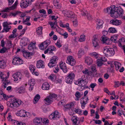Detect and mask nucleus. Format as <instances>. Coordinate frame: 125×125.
<instances>
[{
  "instance_id": "obj_1",
  "label": "nucleus",
  "mask_w": 125,
  "mask_h": 125,
  "mask_svg": "<svg viewBox=\"0 0 125 125\" xmlns=\"http://www.w3.org/2000/svg\"><path fill=\"white\" fill-rule=\"evenodd\" d=\"M104 11L105 13L113 14L116 18L121 17L124 14L123 10L120 6L116 7L115 6H113L104 9Z\"/></svg>"
},
{
  "instance_id": "obj_2",
  "label": "nucleus",
  "mask_w": 125,
  "mask_h": 125,
  "mask_svg": "<svg viewBox=\"0 0 125 125\" xmlns=\"http://www.w3.org/2000/svg\"><path fill=\"white\" fill-rule=\"evenodd\" d=\"M61 97V96H59L57 97L56 94H51L49 96L47 97L44 99V102L47 104H49L53 101V98L58 101L59 100L58 99H60Z\"/></svg>"
},
{
  "instance_id": "obj_3",
  "label": "nucleus",
  "mask_w": 125,
  "mask_h": 125,
  "mask_svg": "<svg viewBox=\"0 0 125 125\" xmlns=\"http://www.w3.org/2000/svg\"><path fill=\"white\" fill-rule=\"evenodd\" d=\"M78 84L79 86L84 87L87 83L85 75H83L78 80Z\"/></svg>"
},
{
  "instance_id": "obj_4",
  "label": "nucleus",
  "mask_w": 125,
  "mask_h": 125,
  "mask_svg": "<svg viewBox=\"0 0 125 125\" xmlns=\"http://www.w3.org/2000/svg\"><path fill=\"white\" fill-rule=\"evenodd\" d=\"M58 57L56 56H54L51 59L50 62L48 64V66L50 68L54 66L57 63Z\"/></svg>"
},
{
  "instance_id": "obj_5",
  "label": "nucleus",
  "mask_w": 125,
  "mask_h": 125,
  "mask_svg": "<svg viewBox=\"0 0 125 125\" xmlns=\"http://www.w3.org/2000/svg\"><path fill=\"white\" fill-rule=\"evenodd\" d=\"M12 76L14 78V81H20L22 78V75L20 72H17L12 75Z\"/></svg>"
},
{
  "instance_id": "obj_6",
  "label": "nucleus",
  "mask_w": 125,
  "mask_h": 125,
  "mask_svg": "<svg viewBox=\"0 0 125 125\" xmlns=\"http://www.w3.org/2000/svg\"><path fill=\"white\" fill-rule=\"evenodd\" d=\"M51 41L49 40H47L42 42L40 46L41 49L44 50L50 44Z\"/></svg>"
},
{
  "instance_id": "obj_7",
  "label": "nucleus",
  "mask_w": 125,
  "mask_h": 125,
  "mask_svg": "<svg viewBox=\"0 0 125 125\" xmlns=\"http://www.w3.org/2000/svg\"><path fill=\"white\" fill-rule=\"evenodd\" d=\"M51 41L49 40H47L42 42L40 46L41 49L44 50L50 44Z\"/></svg>"
},
{
  "instance_id": "obj_8",
  "label": "nucleus",
  "mask_w": 125,
  "mask_h": 125,
  "mask_svg": "<svg viewBox=\"0 0 125 125\" xmlns=\"http://www.w3.org/2000/svg\"><path fill=\"white\" fill-rule=\"evenodd\" d=\"M22 60L19 57L15 56L13 58L12 63L14 65H18L22 64Z\"/></svg>"
},
{
  "instance_id": "obj_9",
  "label": "nucleus",
  "mask_w": 125,
  "mask_h": 125,
  "mask_svg": "<svg viewBox=\"0 0 125 125\" xmlns=\"http://www.w3.org/2000/svg\"><path fill=\"white\" fill-rule=\"evenodd\" d=\"M6 61L5 57H0V68L3 69L5 67Z\"/></svg>"
},
{
  "instance_id": "obj_10",
  "label": "nucleus",
  "mask_w": 125,
  "mask_h": 125,
  "mask_svg": "<svg viewBox=\"0 0 125 125\" xmlns=\"http://www.w3.org/2000/svg\"><path fill=\"white\" fill-rule=\"evenodd\" d=\"M92 42L93 46L96 49H98L99 48L100 41L95 36H94Z\"/></svg>"
},
{
  "instance_id": "obj_11",
  "label": "nucleus",
  "mask_w": 125,
  "mask_h": 125,
  "mask_svg": "<svg viewBox=\"0 0 125 125\" xmlns=\"http://www.w3.org/2000/svg\"><path fill=\"white\" fill-rule=\"evenodd\" d=\"M100 40L104 43H105L107 45H110L111 43V41L110 39L104 35L101 37Z\"/></svg>"
},
{
  "instance_id": "obj_12",
  "label": "nucleus",
  "mask_w": 125,
  "mask_h": 125,
  "mask_svg": "<svg viewBox=\"0 0 125 125\" xmlns=\"http://www.w3.org/2000/svg\"><path fill=\"white\" fill-rule=\"evenodd\" d=\"M67 63L72 66L75 65L76 61L73 57L72 56H69L67 58V60L66 61Z\"/></svg>"
},
{
  "instance_id": "obj_13",
  "label": "nucleus",
  "mask_w": 125,
  "mask_h": 125,
  "mask_svg": "<svg viewBox=\"0 0 125 125\" xmlns=\"http://www.w3.org/2000/svg\"><path fill=\"white\" fill-rule=\"evenodd\" d=\"M22 101L20 100L14 98L12 101L11 104L13 106L17 107L21 104Z\"/></svg>"
},
{
  "instance_id": "obj_14",
  "label": "nucleus",
  "mask_w": 125,
  "mask_h": 125,
  "mask_svg": "<svg viewBox=\"0 0 125 125\" xmlns=\"http://www.w3.org/2000/svg\"><path fill=\"white\" fill-rule=\"evenodd\" d=\"M59 117L58 112L55 111L52 113L49 116V118L51 119H57Z\"/></svg>"
},
{
  "instance_id": "obj_15",
  "label": "nucleus",
  "mask_w": 125,
  "mask_h": 125,
  "mask_svg": "<svg viewBox=\"0 0 125 125\" xmlns=\"http://www.w3.org/2000/svg\"><path fill=\"white\" fill-rule=\"evenodd\" d=\"M56 48L53 45L50 46L44 52V53L46 54L48 52L49 54H53V51H54L55 50Z\"/></svg>"
},
{
  "instance_id": "obj_16",
  "label": "nucleus",
  "mask_w": 125,
  "mask_h": 125,
  "mask_svg": "<svg viewBox=\"0 0 125 125\" xmlns=\"http://www.w3.org/2000/svg\"><path fill=\"white\" fill-rule=\"evenodd\" d=\"M110 23L113 25L117 26L120 25L121 24L122 21L120 20L114 19L110 21Z\"/></svg>"
},
{
  "instance_id": "obj_17",
  "label": "nucleus",
  "mask_w": 125,
  "mask_h": 125,
  "mask_svg": "<svg viewBox=\"0 0 125 125\" xmlns=\"http://www.w3.org/2000/svg\"><path fill=\"white\" fill-rule=\"evenodd\" d=\"M97 29H99L100 28H102L103 26V24L104 23L103 21L100 19H97Z\"/></svg>"
},
{
  "instance_id": "obj_18",
  "label": "nucleus",
  "mask_w": 125,
  "mask_h": 125,
  "mask_svg": "<svg viewBox=\"0 0 125 125\" xmlns=\"http://www.w3.org/2000/svg\"><path fill=\"white\" fill-rule=\"evenodd\" d=\"M62 13L65 16L68 17H70L73 15V12L69 10H63Z\"/></svg>"
},
{
  "instance_id": "obj_19",
  "label": "nucleus",
  "mask_w": 125,
  "mask_h": 125,
  "mask_svg": "<svg viewBox=\"0 0 125 125\" xmlns=\"http://www.w3.org/2000/svg\"><path fill=\"white\" fill-rule=\"evenodd\" d=\"M84 99V98H82L81 99V102L80 103L81 104V107L83 109L84 108L85 104L87 103V101L89 100V99L87 97V99H84V100H83L82 102V100H83Z\"/></svg>"
},
{
  "instance_id": "obj_20",
  "label": "nucleus",
  "mask_w": 125,
  "mask_h": 125,
  "mask_svg": "<svg viewBox=\"0 0 125 125\" xmlns=\"http://www.w3.org/2000/svg\"><path fill=\"white\" fill-rule=\"evenodd\" d=\"M3 26L4 28V30H5L6 31L7 30L10 29L11 26H9L8 25V22L7 21H5L3 23Z\"/></svg>"
},
{
  "instance_id": "obj_21",
  "label": "nucleus",
  "mask_w": 125,
  "mask_h": 125,
  "mask_svg": "<svg viewBox=\"0 0 125 125\" xmlns=\"http://www.w3.org/2000/svg\"><path fill=\"white\" fill-rule=\"evenodd\" d=\"M43 62L41 60H39L37 62L36 67L38 68H43L44 65L43 64Z\"/></svg>"
},
{
  "instance_id": "obj_22",
  "label": "nucleus",
  "mask_w": 125,
  "mask_h": 125,
  "mask_svg": "<svg viewBox=\"0 0 125 125\" xmlns=\"http://www.w3.org/2000/svg\"><path fill=\"white\" fill-rule=\"evenodd\" d=\"M26 112L24 110H21L18 112L17 113V115L21 117H25V114Z\"/></svg>"
},
{
  "instance_id": "obj_23",
  "label": "nucleus",
  "mask_w": 125,
  "mask_h": 125,
  "mask_svg": "<svg viewBox=\"0 0 125 125\" xmlns=\"http://www.w3.org/2000/svg\"><path fill=\"white\" fill-rule=\"evenodd\" d=\"M74 104L73 103L67 104L65 106L64 110L65 111H66L68 110H69L70 109L72 108Z\"/></svg>"
},
{
  "instance_id": "obj_24",
  "label": "nucleus",
  "mask_w": 125,
  "mask_h": 125,
  "mask_svg": "<svg viewBox=\"0 0 125 125\" xmlns=\"http://www.w3.org/2000/svg\"><path fill=\"white\" fill-rule=\"evenodd\" d=\"M50 87V85L47 82L44 83L42 84V89L44 90H49Z\"/></svg>"
},
{
  "instance_id": "obj_25",
  "label": "nucleus",
  "mask_w": 125,
  "mask_h": 125,
  "mask_svg": "<svg viewBox=\"0 0 125 125\" xmlns=\"http://www.w3.org/2000/svg\"><path fill=\"white\" fill-rule=\"evenodd\" d=\"M60 65L61 69L62 70L63 72L66 73L67 71V69L65 65V63L62 62L60 63Z\"/></svg>"
},
{
  "instance_id": "obj_26",
  "label": "nucleus",
  "mask_w": 125,
  "mask_h": 125,
  "mask_svg": "<svg viewBox=\"0 0 125 125\" xmlns=\"http://www.w3.org/2000/svg\"><path fill=\"white\" fill-rule=\"evenodd\" d=\"M42 119L41 118H35L33 120V122L36 125H38L40 124L42 121Z\"/></svg>"
},
{
  "instance_id": "obj_27",
  "label": "nucleus",
  "mask_w": 125,
  "mask_h": 125,
  "mask_svg": "<svg viewBox=\"0 0 125 125\" xmlns=\"http://www.w3.org/2000/svg\"><path fill=\"white\" fill-rule=\"evenodd\" d=\"M32 54L31 53L26 51L23 52V56L25 58L28 59L31 58V56L32 55Z\"/></svg>"
},
{
  "instance_id": "obj_28",
  "label": "nucleus",
  "mask_w": 125,
  "mask_h": 125,
  "mask_svg": "<svg viewBox=\"0 0 125 125\" xmlns=\"http://www.w3.org/2000/svg\"><path fill=\"white\" fill-rule=\"evenodd\" d=\"M92 59L90 58L87 57L85 58V62L88 65H90L93 62Z\"/></svg>"
},
{
  "instance_id": "obj_29",
  "label": "nucleus",
  "mask_w": 125,
  "mask_h": 125,
  "mask_svg": "<svg viewBox=\"0 0 125 125\" xmlns=\"http://www.w3.org/2000/svg\"><path fill=\"white\" fill-rule=\"evenodd\" d=\"M29 5L27 1H21L20 3V5L21 7L25 8L27 7Z\"/></svg>"
},
{
  "instance_id": "obj_30",
  "label": "nucleus",
  "mask_w": 125,
  "mask_h": 125,
  "mask_svg": "<svg viewBox=\"0 0 125 125\" xmlns=\"http://www.w3.org/2000/svg\"><path fill=\"white\" fill-rule=\"evenodd\" d=\"M114 64L115 67V69L116 71L118 70L121 66V64L119 62H114Z\"/></svg>"
},
{
  "instance_id": "obj_31",
  "label": "nucleus",
  "mask_w": 125,
  "mask_h": 125,
  "mask_svg": "<svg viewBox=\"0 0 125 125\" xmlns=\"http://www.w3.org/2000/svg\"><path fill=\"white\" fill-rule=\"evenodd\" d=\"M117 36H113L111 37L110 40L112 42H114L116 43L117 41Z\"/></svg>"
},
{
  "instance_id": "obj_32",
  "label": "nucleus",
  "mask_w": 125,
  "mask_h": 125,
  "mask_svg": "<svg viewBox=\"0 0 125 125\" xmlns=\"http://www.w3.org/2000/svg\"><path fill=\"white\" fill-rule=\"evenodd\" d=\"M73 80V79L69 78L67 76L66 77L65 79V81L67 83L71 84L72 83Z\"/></svg>"
},
{
  "instance_id": "obj_33",
  "label": "nucleus",
  "mask_w": 125,
  "mask_h": 125,
  "mask_svg": "<svg viewBox=\"0 0 125 125\" xmlns=\"http://www.w3.org/2000/svg\"><path fill=\"white\" fill-rule=\"evenodd\" d=\"M42 27H38L36 30L37 33L38 35L41 34L42 33Z\"/></svg>"
},
{
  "instance_id": "obj_34",
  "label": "nucleus",
  "mask_w": 125,
  "mask_h": 125,
  "mask_svg": "<svg viewBox=\"0 0 125 125\" xmlns=\"http://www.w3.org/2000/svg\"><path fill=\"white\" fill-rule=\"evenodd\" d=\"M35 46V45L32 42H31L28 47V49L29 50H31L33 49Z\"/></svg>"
},
{
  "instance_id": "obj_35",
  "label": "nucleus",
  "mask_w": 125,
  "mask_h": 125,
  "mask_svg": "<svg viewBox=\"0 0 125 125\" xmlns=\"http://www.w3.org/2000/svg\"><path fill=\"white\" fill-rule=\"evenodd\" d=\"M25 89L23 87H21L18 88L17 90V93H22L24 92H25Z\"/></svg>"
},
{
  "instance_id": "obj_36",
  "label": "nucleus",
  "mask_w": 125,
  "mask_h": 125,
  "mask_svg": "<svg viewBox=\"0 0 125 125\" xmlns=\"http://www.w3.org/2000/svg\"><path fill=\"white\" fill-rule=\"evenodd\" d=\"M40 98V96L39 94H37L36 95L35 97L34 98V101H33L34 103V104H36V103Z\"/></svg>"
},
{
  "instance_id": "obj_37",
  "label": "nucleus",
  "mask_w": 125,
  "mask_h": 125,
  "mask_svg": "<svg viewBox=\"0 0 125 125\" xmlns=\"http://www.w3.org/2000/svg\"><path fill=\"white\" fill-rule=\"evenodd\" d=\"M108 53V55L110 56L113 55L115 53V52L114 49L112 48H109V50Z\"/></svg>"
},
{
  "instance_id": "obj_38",
  "label": "nucleus",
  "mask_w": 125,
  "mask_h": 125,
  "mask_svg": "<svg viewBox=\"0 0 125 125\" xmlns=\"http://www.w3.org/2000/svg\"><path fill=\"white\" fill-rule=\"evenodd\" d=\"M75 95L76 97L75 100L77 101L79 100L81 97L79 92L78 91L77 92L75 93Z\"/></svg>"
},
{
  "instance_id": "obj_39",
  "label": "nucleus",
  "mask_w": 125,
  "mask_h": 125,
  "mask_svg": "<svg viewBox=\"0 0 125 125\" xmlns=\"http://www.w3.org/2000/svg\"><path fill=\"white\" fill-rule=\"evenodd\" d=\"M78 118L76 116H73L71 119V120L73 123H77V121L78 120Z\"/></svg>"
},
{
  "instance_id": "obj_40",
  "label": "nucleus",
  "mask_w": 125,
  "mask_h": 125,
  "mask_svg": "<svg viewBox=\"0 0 125 125\" xmlns=\"http://www.w3.org/2000/svg\"><path fill=\"white\" fill-rule=\"evenodd\" d=\"M85 36L84 35H82L80 36V38L79 39L78 41L80 42H82L85 41Z\"/></svg>"
},
{
  "instance_id": "obj_41",
  "label": "nucleus",
  "mask_w": 125,
  "mask_h": 125,
  "mask_svg": "<svg viewBox=\"0 0 125 125\" xmlns=\"http://www.w3.org/2000/svg\"><path fill=\"white\" fill-rule=\"evenodd\" d=\"M109 48H107L106 47L104 48L103 52L106 55H108Z\"/></svg>"
},
{
  "instance_id": "obj_42",
  "label": "nucleus",
  "mask_w": 125,
  "mask_h": 125,
  "mask_svg": "<svg viewBox=\"0 0 125 125\" xmlns=\"http://www.w3.org/2000/svg\"><path fill=\"white\" fill-rule=\"evenodd\" d=\"M67 76L73 80L74 79L75 75L74 73L72 72L69 73Z\"/></svg>"
},
{
  "instance_id": "obj_43",
  "label": "nucleus",
  "mask_w": 125,
  "mask_h": 125,
  "mask_svg": "<svg viewBox=\"0 0 125 125\" xmlns=\"http://www.w3.org/2000/svg\"><path fill=\"white\" fill-rule=\"evenodd\" d=\"M109 32L110 33H115L116 32L115 29L113 28H110L108 30Z\"/></svg>"
},
{
  "instance_id": "obj_44",
  "label": "nucleus",
  "mask_w": 125,
  "mask_h": 125,
  "mask_svg": "<svg viewBox=\"0 0 125 125\" xmlns=\"http://www.w3.org/2000/svg\"><path fill=\"white\" fill-rule=\"evenodd\" d=\"M102 62L101 60H100L99 59H97L96 61V63L97 65L99 67L102 66L103 64V63Z\"/></svg>"
},
{
  "instance_id": "obj_45",
  "label": "nucleus",
  "mask_w": 125,
  "mask_h": 125,
  "mask_svg": "<svg viewBox=\"0 0 125 125\" xmlns=\"http://www.w3.org/2000/svg\"><path fill=\"white\" fill-rule=\"evenodd\" d=\"M30 70L32 72V74H34V71L35 70V67L33 65H30L29 67Z\"/></svg>"
},
{
  "instance_id": "obj_46",
  "label": "nucleus",
  "mask_w": 125,
  "mask_h": 125,
  "mask_svg": "<svg viewBox=\"0 0 125 125\" xmlns=\"http://www.w3.org/2000/svg\"><path fill=\"white\" fill-rule=\"evenodd\" d=\"M91 55L94 57L95 58H97L98 56V54L96 52H93L91 53L90 54Z\"/></svg>"
},
{
  "instance_id": "obj_47",
  "label": "nucleus",
  "mask_w": 125,
  "mask_h": 125,
  "mask_svg": "<svg viewBox=\"0 0 125 125\" xmlns=\"http://www.w3.org/2000/svg\"><path fill=\"white\" fill-rule=\"evenodd\" d=\"M18 2L17 0H16L14 4H13L12 6L10 7V8H11V10H13L16 7L18 4Z\"/></svg>"
},
{
  "instance_id": "obj_48",
  "label": "nucleus",
  "mask_w": 125,
  "mask_h": 125,
  "mask_svg": "<svg viewBox=\"0 0 125 125\" xmlns=\"http://www.w3.org/2000/svg\"><path fill=\"white\" fill-rule=\"evenodd\" d=\"M49 78L52 81H54L56 79V76L54 75H52L49 77Z\"/></svg>"
},
{
  "instance_id": "obj_49",
  "label": "nucleus",
  "mask_w": 125,
  "mask_h": 125,
  "mask_svg": "<svg viewBox=\"0 0 125 125\" xmlns=\"http://www.w3.org/2000/svg\"><path fill=\"white\" fill-rule=\"evenodd\" d=\"M21 12L19 11H17L15 13L11 12L9 14V16H11L12 15V16H13L14 17L18 13H21Z\"/></svg>"
},
{
  "instance_id": "obj_50",
  "label": "nucleus",
  "mask_w": 125,
  "mask_h": 125,
  "mask_svg": "<svg viewBox=\"0 0 125 125\" xmlns=\"http://www.w3.org/2000/svg\"><path fill=\"white\" fill-rule=\"evenodd\" d=\"M35 83V80L34 79H32L31 80L29 84L30 85L33 86Z\"/></svg>"
},
{
  "instance_id": "obj_51",
  "label": "nucleus",
  "mask_w": 125,
  "mask_h": 125,
  "mask_svg": "<svg viewBox=\"0 0 125 125\" xmlns=\"http://www.w3.org/2000/svg\"><path fill=\"white\" fill-rule=\"evenodd\" d=\"M3 81H4V82H3V83L4 84H5V85H8L9 83H10V81H8L7 80V78L6 77L5 79L3 80Z\"/></svg>"
},
{
  "instance_id": "obj_52",
  "label": "nucleus",
  "mask_w": 125,
  "mask_h": 125,
  "mask_svg": "<svg viewBox=\"0 0 125 125\" xmlns=\"http://www.w3.org/2000/svg\"><path fill=\"white\" fill-rule=\"evenodd\" d=\"M7 50V49L6 47H3L0 50V53H3L6 52Z\"/></svg>"
},
{
  "instance_id": "obj_53",
  "label": "nucleus",
  "mask_w": 125,
  "mask_h": 125,
  "mask_svg": "<svg viewBox=\"0 0 125 125\" xmlns=\"http://www.w3.org/2000/svg\"><path fill=\"white\" fill-rule=\"evenodd\" d=\"M56 46L58 48H59L62 46V45L60 43V41L59 40H58L56 43H55Z\"/></svg>"
},
{
  "instance_id": "obj_54",
  "label": "nucleus",
  "mask_w": 125,
  "mask_h": 125,
  "mask_svg": "<svg viewBox=\"0 0 125 125\" xmlns=\"http://www.w3.org/2000/svg\"><path fill=\"white\" fill-rule=\"evenodd\" d=\"M17 36L16 34H11L10 35L9 37V39H11L12 38H14Z\"/></svg>"
},
{
  "instance_id": "obj_55",
  "label": "nucleus",
  "mask_w": 125,
  "mask_h": 125,
  "mask_svg": "<svg viewBox=\"0 0 125 125\" xmlns=\"http://www.w3.org/2000/svg\"><path fill=\"white\" fill-rule=\"evenodd\" d=\"M11 9V8H10V7H9L6 8L3 10L2 11L3 12H7L9 11V10H11L10 9Z\"/></svg>"
},
{
  "instance_id": "obj_56",
  "label": "nucleus",
  "mask_w": 125,
  "mask_h": 125,
  "mask_svg": "<svg viewBox=\"0 0 125 125\" xmlns=\"http://www.w3.org/2000/svg\"><path fill=\"white\" fill-rule=\"evenodd\" d=\"M73 25L75 27H77L78 25L77 21L75 20L74 21H73Z\"/></svg>"
},
{
  "instance_id": "obj_57",
  "label": "nucleus",
  "mask_w": 125,
  "mask_h": 125,
  "mask_svg": "<svg viewBox=\"0 0 125 125\" xmlns=\"http://www.w3.org/2000/svg\"><path fill=\"white\" fill-rule=\"evenodd\" d=\"M65 103L64 102V101L63 100H61L59 102L58 104V105H64L65 104Z\"/></svg>"
},
{
  "instance_id": "obj_58",
  "label": "nucleus",
  "mask_w": 125,
  "mask_h": 125,
  "mask_svg": "<svg viewBox=\"0 0 125 125\" xmlns=\"http://www.w3.org/2000/svg\"><path fill=\"white\" fill-rule=\"evenodd\" d=\"M84 54V51L82 49H81L78 52V54L80 55H82Z\"/></svg>"
},
{
  "instance_id": "obj_59",
  "label": "nucleus",
  "mask_w": 125,
  "mask_h": 125,
  "mask_svg": "<svg viewBox=\"0 0 125 125\" xmlns=\"http://www.w3.org/2000/svg\"><path fill=\"white\" fill-rule=\"evenodd\" d=\"M124 41V42H125V39L124 38H121V39L119 40L118 41L119 44L118 45L119 46H122L121 45V42H120L122 40Z\"/></svg>"
},
{
  "instance_id": "obj_60",
  "label": "nucleus",
  "mask_w": 125,
  "mask_h": 125,
  "mask_svg": "<svg viewBox=\"0 0 125 125\" xmlns=\"http://www.w3.org/2000/svg\"><path fill=\"white\" fill-rule=\"evenodd\" d=\"M74 111L76 113L79 114H81L82 113L81 111L78 109H75Z\"/></svg>"
},
{
  "instance_id": "obj_61",
  "label": "nucleus",
  "mask_w": 125,
  "mask_h": 125,
  "mask_svg": "<svg viewBox=\"0 0 125 125\" xmlns=\"http://www.w3.org/2000/svg\"><path fill=\"white\" fill-rule=\"evenodd\" d=\"M63 36H64V38L66 39L68 37V35L67 32H65L63 34Z\"/></svg>"
},
{
  "instance_id": "obj_62",
  "label": "nucleus",
  "mask_w": 125,
  "mask_h": 125,
  "mask_svg": "<svg viewBox=\"0 0 125 125\" xmlns=\"http://www.w3.org/2000/svg\"><path fill=\"white\" fill-rule=\"evenodd\" d=\"M101 60L102 61L105 62L107 61V59L106 58L104 57H101V58L99 59Z\"/></svg>"
},
{
  "instance_id": "obj_63",
  "label": "nucleus",
  "mask_w": 125,
  "mask_h": 125,
  "mask_svg": "<svg viewBox=\"0 0 125 125\" xmlns=\"http://www.w3.org/2000/svg\"><path fill=\"white\" fill-rule=\"evenodd\" d=\"M96 85V83H92L90 85V87L92 88H93Z\"/></svg>"
},
{
  "instance_id": "obj_64",
  "label": "nucleus",
  "mask_w": 125,
  "mask_h": 125,
  "mask_svg": "<svg viewBox=\"0 0 125 125\" xmlns=\"http://www.w3.org/2000/svg\"><path fill=\"white\" fill-rule=\"evenodd\" d=\"M87 17V19L90 20H91L92 19V18L91 16V15L90 14L87 13V14L86 15Z\"/></svg>"
}]
</instances>
